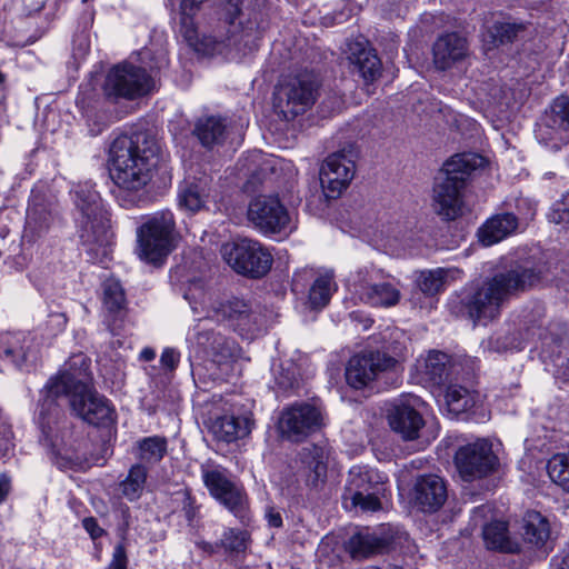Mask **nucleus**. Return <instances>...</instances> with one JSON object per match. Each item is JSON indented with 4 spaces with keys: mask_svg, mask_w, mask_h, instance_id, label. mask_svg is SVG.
Returning a JSON list of instances; mask_svg holds the SVG:
<instances>
[{
    "mask_svg": "<svg viewBox=\"0 0 569 569\" xmlns=\"http://www.w3.org/2000/svg\"><path fill=\"white\" fill-rule=\"evenodd\" d=\"M141 68L130 62L114 66L107 74L103 91L109 98L134 99L141 89Z\"/></svg>",
    "mask_w": 569,
    "mask_h": 569,
    "instance_id": "obj_18",
    "label": "nucleus"
},
{
    "mask_svg": "<svg viewBox=\"0 0 569 569\" xmlns=\"http://www.w3.org/2000/svg\"><path fill=\"white\" fill-rule=\"evenodd\" d=\"M372 269L368 267L360 268L351 274L349 281L359 299L362 297V290L365 287H370L372 284Z\"/></svg>",
    "mask_w": 569,
    "mask_h": 569,
    "instance_id": "obj_53",
    "label": "nucleus"
},
{
    "mask_svg": "<svg viewBox=\"0 0 569 569\" xmlns=\"http://www.w3.org/2000/svg\"><path fill=\"white\" fill-rule=\"evenodd\" d=\"M168 451V442L164 437L153 436L144 438V479L147 478V465L158 463Z\"/></svg>",
    "mask_w": 569,
    "mask_h": 569,
    "instance_id": "obj_45",
    "label": "nucleus"
},
{
    "mask_svg": "<svg viewBox=\"0 0 569 569\" xmlns=\"http://www.w3.org/2000/svg\"><path fill=\"white\" fill-rule=\"evenodd\" d=\"M522 29L521 24L510 22H497L490 30L495 43L503 44L511 42Z\"/></svg>",
    "mask_w": 569,
    "mask_h": 569,
    "instance_id": "obj_47",
    "label": "nucleus"
},
{
    "mask_svg": "<svg viewBox=\"0 0 569 569\" xmlns=\"http://www.w3.org/2000/svg\"><path fill=\"white\" fill-rule=\"evenodd\" d=\"M385 478L373 469L355 466L349 471L346 492L350 499L361 497V493L376 489V486H385Z\"/></svg>",
    "mask_w": 569,
    "mask_h": 569,
    "instance_id": "obj_30",
    "label": "nucleus"
},
{
    "mask_svg": "<svg viewBox=\"0 0 569 569\" xmlns=\"http://www.w3.org/2000/svg\"><path fill=\"white\" fill-rule=\"evenodd\" d=\"M542 279L541 270L528 263L516 264L486 279L461 298V306L475 323L487 325L499 317L503 306Z\"/></svg>",
    "mask_w": 569,
    "mask_h": 569,
    "instance_id": "obj_2",
    "label": "nucleus"
},
{
    "mask_svg": "<svg viewBox=\"0 0 569 569\" xmlns=\"http://www.w3.org/2000/svg\"><path fill=\"white\" fill-rule=\"evenodd\" d=\"M10 488V478L6 475H0V503L6 500Z\"/></svg>",
    "mask_w": 569,
    "mask_h": 569,
    "instance_id": "obj_59",
    "label": "nucleus"
},
{
    "mask_svg": "<svg viewBox=\"0 0 569 569\" xmlns=\"http://www.w3.org/2000/svg\"><path fill=\"white\" fill-rule=\"evenodd\" d=\"M455 463L461 478L465 481H472L491 473L498 458L492 451L491 443L480 439L460 447L456 452Z\"/></svg>",
    "mask_w": 569,
    "mask_h": 569,
    "instance_id": "obj_12",
    "label": "nucleus"
},
{
    "mask_svg": "<svg viewBox=\"0 0 569 569\" xmlns=\"http://www.w3.org/2000/svg\"><path fill=\"white\" fill-rule=\"evenodd\" d=\"M449 356L441 351H430L423 360V372L435 383H439L447 375Z\"/></svg>",
    "mask_w": 569,
    "mask_h": 569,
    "instance_id": "obj_44",
    "label": "nucleus"
},
{
    "mask_svg": "<svg viewBox=\"0 0 569 569\" xmlns=\"http://www.w3.org/2000/svg\"><path fill=\"white\" fill-rule=\"evenodd\" d=\"M142 133L140 130L117 137L109 149V174L118 187L116 198L123 208L142 200Z\"/></svg>",
    "mask_w": 569,
    "mask_h": 569,
    "instance_id": "obj_3",
    "label": "nucleus"
},
{
    "mask_svg": "<svg viewBox=\"0 0 569 569\" xmlns=\"http://www.w3.org/2000/svg\"><path fill=\"white\" fill-rule=\"evenodd\" d=\"M491 513L489 505L476 507L471 513V521L475 526L482 527V537L488 549L505 552H517L519 545L509 537L508 527L505 521H492L483 525V521Z\"/></svg>",
    "mask_w": 569,
    "mask_h": 569,
    "instance_id": "obj_19",
    "label": "nucleus"
},
{
    "mask_svg": "<svg viewBox=\"0 0 569 569\" xmlns=\"http://www.w3.org/2000/svg\"><path fill=\"white\" fill-rule=\"evenodd\" d=\"M197 343L218 365L227 363L238 353V347L232 339L210 330L198 332Z\"/></svg>",
    "mask_w": 569,
    "mask_h": 569,
    "instance_id": "obj_27",
    "label": "nucleus"
},
{
    "mask_svg": "<svg viewBox=\"0 0 569 569\" xmlns=\"http://www.w3.org/2000/svg\"><path fill=\"white\" fill-rule=\"evenodd\" d=\"M559 569H569V551L563 556Z\"/></svg>",
    "mask_w": 569,
    "mask_h": 569,
    "instance_id": "obj_64",
    "label": "nucleus"
},
{
    "mask_svg": "<svg viewBox=\"0 0 569 569\" xmlns=\"http://www.w3.org/2000/svg\"><path fill=\"white\" fill-rule=\"evenodd\" d=\"M227 126L218 117H206L197 121L193 133L202 146L212 147L221 143L226 138Z\"/></svg>",
    "mask_w": 569,
    "mask_h": 569,
    "instance_id": "obj_35",
    "label": "nucleus"
},
{
    "mask_svg": "<svg viewBox=\"0 0 569 569\" xmlns=\"http://www.w3.org/2000/svg\"><path fill=\"white\" fill-rule=\"evenodd\" d=\"M174 221L169 211L153 214L144 223V262L162 267L176 246Z\"/></svg>",
    "mask_w": 569,
    "mask_h": 569,
    "instance_id": "obj_11",
    "label": "nucleus"
},
{
    "mask_svg": "<svg viewBox=\"0 0 569 569\" xmlns=\"http://www.w3.org/2000/svg\"><path fill=\"white\" fill-rule=\"evenodd\" d=\"M318 87L313 73H299L280 84L276 92V106L287 120L293 119L313 106Z\"/></svg>",
    "mask_w": 569,
    "mask_h": 569,
    "instance_id": "obj_10",
    "label": "nucleus"
},
{
    "mask_svg": "<svg viewBox=\"0 0 569 569\" xmlns=\"http://www.w3.org/2000/svg\"><path fill=\"white\" fill-rule=\"evenodd\" d=\"M144 188L162 193L171 182L167 156L157 140H144Z\"/></svg>",
    "mask_w": 569,
    "mask_h": 569,
    "instance_id": "obj_22",
    "label": "nucleus"
},
{
    "mask_svg": "<svg viewBox=\"0 0 569 569\" xmlns=\"http://www.w3.org/2000/svg\"><path fill=\"white\" fill-rule=\"evenodd\" d=\"M201 478L212 498L242 522L249 519L248 496L226 468L218 465H203Z\"/></svg>",
    "mask_w": 569,
    "mask_h": 569,
    "instance_id": "obj_8",
    "label": "nucleus"
},
{
    "mask_svg": "<svg viewBox=\"0 0 569 569\" xmlns=\"http://www.w3.org/2000/svg\"><path fill=\"white\" fill-rule=\"evenodd\" d=\"M40 343L30 333H4L0 336V358L17 368L37 360Z\"/></svg>",
    "mask_w": 569,
    "mask_h": 569,
    "instance_id": "obj_20",
    "label": "nucleus"
},
{
    "mask_svg": "<svg viewBox=\"0 0 569 569\" xmlns=\"http://www.w3.org/2000/svg\"><path fill=\"white\" fill-rule=\"evenodd\" d=\"M252 422L247 417L223 416L213 425V432L219 440L232 442L251 432Z\"/></svg>",
    "mask_w": 569,
    "mask_h": 569,
    "instance_id": "obj_33",
    "label": "nucleus"
},
{
    "mask_svg": "<svg viewBox=\"0 0 569 569\" xmlns=\"http://www.w3.org/2000/svg\"><path fill=\"white\" fill-rule=\"evenodd\" d=\"M448 271L443 268L421 271L417 279L420 291L427 296H433L445 289Z\"/></svg>",
    "mask_w": 569,
    "mask_h": 569,
    "instance_id": "obj_42",
    "label": "nucleus"
},
{
    "mask_svg": "<svg viewBox=\"0 0 569 569\" xmlns=\"http://www.w3.org/2000/svg\"><path fill=\"white\" fill-rule=\"evenodd\" d=\"M395 363V358L381 352L353 356L346 368L347 383L355 389L365 388L373 381L380 372L393 367Z\"/></svg>",
    "mask_w": 569,
    "mask_h": 569,
    "instance_id": "obj_16",
    "label": "nucleus"
},
{
    "mask_svg": "<svg viewBox=\"0 0 569 569\" xmlns=\"http://www.w3.org/2000/svg\"><path fill=\"white\" fill-rule=\"evenodd\" d=\"M156 352L152 349L144 348V361H150L154 359Z\"/></svg>",
    "mask_w": 569,
    "mask_h": 569,
    "instance_id": "obj_63",
    "label": "nucleus"
},
{
    "mask_svg": "<svg viewBox=\"0 0 569 569\" xmlns=\"http://www.w3.org/2000/svg\"><path fill=\"white\" fill-rule=\"evenodd\" d=\"M127 566L128 558L124 546L117 543L112 552V559L106 569H127Z\"/></svg>",
    "mask_w": 569,
    "mask_h": 569,
    "instance_id": "obj_54",
    "label": "nucleus"
},
{
    "mask_svg": "<svg viewBox=\"0 0 569 569\" xmlns=\"http://www.w3.org/2000/svg\"><path fill=\"white\" fill-rule=\"evenodd\" d=\"M179 203L186 209L196 212L203 207L204 197L198 184H192L184 189L179 197Z\"/></svg>",
    "mask_w": 569,
    "mask_h": 569,
    "instance_id": "obj_50",
    "label": "nucleus"
},
{
    "mask_svg": "<svg viewBox=\"0 0 569 569\" xmlns=\"http://www.w3.org/2000/svg\"><path fill=\"white\" fill-rule=\"evenodd\" d=\"M547 472L552 482L569 491V453L553 455L547 462Z\"/></svg>",
    "mask_w": 569,
    "mask_h": 569,
    "instance_id": "obj_43",
    "label": "nucleus"
},
{
    "mask_svg": "<svg viewBox=\"0 0 569 569\" xmlns=\"http://www.w3.org/2000/svg\"><path fill=\"white\" fill-rule=\"evenodd\" d=\"M476 401V392L459 385H450L445 393L447 409L453 416L469 411L475 407Z\"/></svg>",
    "mask_w": 569,
    "mask_h": 569,
    "instance_id": "obj_38",
    "label": "nucleus"
},
{
    "mask_svg": "<svg viewBox=\"0 0 569 569\" xmlns=\"http://www.w3.org/2000/svg\"><path fill=\"white\" fill-rule=\"evenodd\" d=\"M447 499V487L442 478L423 475L417 478L413 487L415 505L423 512L437 511Z\"/></svg>",
    "mask_w": 569,
    "mask_h": 569,
    "instance_id": "obj_23",
    "label": "nucleus"
},
{
    "mask_svg": "<svg viewBox=\"0 0 569 569\" xmlns=\"http://www.w3.org/2000/svg\"><path fill=\"white\" fill-rule=\"evenodd\" d=\"M422 401L413 395H406L397 399L388 412V421L391 429L405 440H413L419 437L425 421L419 411Z\"/></svg>",
    "mask_w": 569,
    "mask_h": 569,
    "instance_id": "obj_14",
    "label": "nucleus"
},
{
    "mask_svg": "<svg viewBox=\"0 0 569 569\" xmlns=\"http://www.w3.org/2000/svg\"><path fill=\"white\" fill-rule=\"evenodd\" d=\"M266 519L268 525L273 528H280L282 526V518L279 511L270 507L266 511Z\"/></svg>",
    "mask_w": 569,
    "mask_h": 569,
    "instance_id": "obj_58",
    "label": "nucleus"
},
{
    "mask_svg": "<svg viewBox=\"0 0 569 569\" xmlns=\"http://www.w3.org/2000/svg\"><path fill=\"white\" fill-rule=\"evenodd\" d=\"M121 492L129 500H138L142 492V468L136 465L130 469V472L124 481L120 483Z\"/></svg>",
    "mask_w": 569,
    "mask_h": 569,
    "instance_id": "obj_46",
    "label": "nucleus"
},
{
    "mask_svg": "<svg viewBox=\"0 0 569 569\" xmlns=\"http://www.w3.org/2000/svg\"><path fill=\"white\" fill-rule=\"evenodd\" d=\"M345 21V18H343V13L340 12L338 14H336L335 17L330 18V17H325L323 18V24L325 26H333L335 23H342Z\"/></svg>",
    "mask_w": 569,
    "mask_h": 569,
    "instance_id": "obj_61",
    "label": "nucleus"
},
{
    "mask_svg": "<svg viewBox=\"0 0 569 569\" xmlns=\"http://www.w3.org/2000/svg\"><path fill=\"white\" fill-rule=\"evenodd\" d=\"M180 14V32L191 46H194L196 50L204 54L222 52L223 48L227 46V41L230 40L229 31L227 33L214 31V33L202 34L200 38L193 21L194 14Z\"/></svg>",
    "mask_w": 569,
    "mask_h": 569,
    "instance_id": "obj_24",
    "label": "nucleus"
},
{
    "mask_svg": "<svg viewBox=\"0 0 569 569\" xmlns=\"http://www.w3.org/2000/svg\"><path fill=\"white\" fill-rule=\"evenodd\" d=\"M523 539L536 546L543 547L550 538V526L540 512L527 511L522 519Z\"/></svg>",
    "mask_w": 569,
    "mask_h": 569,
    "instance_id": "obj_32",
    "label": "nucleus"
},
{
    "mask_svg": "<svg viewBox=\"0 0 569 569\" xmlns=\"http://www.w3.org/2000/svg\"><path fill=\"white\" fill-rule=\"evenodd\" d=\"M483 158L475 153L451 157L443 164L442 172L433 186V209L445 220H455L462 211V190L467 177L482 166Z\"/></svg>",
    "mask_w": 569,
    "mask_h": 569,
    "instance_id": "obj_5",
    "label": "nucleus"
},
{
    "mask_svg": "<svg viewBox=\"0 0 569 569\" xmlns=\"http://www.w3.org/2000/svg\"><path fill=\"white\" fill-rule=\"evenodd\" d=\"M74 204L81 213L79 237L92 263H107L112 252L110 219L100 194L93 186L78 184L73 196Z\"/></svg>",
    "mask_w": 569,
    "mask_h": 569,
    "instance_id": "obj_4",
    "label": "nucleus"
},
{
    "mask_svg": "<svg viewBox=\"0 0 569 569\" xmlns=\"http://www.w3.org/2000/svg\"><path fill=\"white\" fill-rule=\"evenodd\" d=\"M346 54L349 62L355 66V69L367 83L373 82L380 77V59L365 40L348 41Z\"/></svg>",
    "mask_w": 569,
    "mask_h": 569,
    "instance_id": "obj_25",
    "label": "nucleus"
},
{
    "mask_svg": "<svg viewBox=\"0 0 569 569\" xmlns=\"http://www.w3.org/2000/svg\"><path fill=\"white\" fill-rule=\"evenodd\" d=\"M386 541L369 531L355 533L348 541L347 549L353 559L368 558L380 552Z\"/></svg>",
    "mask_w": 569,
    "mask_h": 569,
    "instance_id": "obj_36",
    "label": "nucleus"
},
{
    "mask_svg": "<svg viewBox=\"0 0 569 569\" xmlns=\"http://www.w3.org/2000/svg\"><path fill=\"white\" fill-rule=\"evenodd\" d=\"M223 260L239 274L261 278L273 263L270 250L258 240L240 238L227 242L220 249Z\"/></svg>",
    "mask_w": 569,
    "mask_h": 569,
    "instance_id": "obj_7",
    "label": "nucleus"
},
{
    "mask_svg": "<svg viewBox=\"0 0 569 569\" xmlns=\"http://www.w3.org/2000/svg\"><path fill=\"white\" fill-rule=\"evenodd\" d=\"M385 486H376V489L361 493V497H353L351 501L355 506L360 507L363 511H377L381 509L379 497L383 495Z\"/></svg>",
    "mask_w": 569,
    "mask_h": 569,
    "instance_id": "obj_48",
    "label": "nucleus"
},
{
    "mask_svg": "<svg viewBox=\"0 0 569 569\" xmlns=\"http://www.w3.org/2000/svg\"><path fill=\"white\" fill-rule=\"evenodd\" d=\"M180 360V353L173 348H166L161 355L160 362L164 370H174Z\"/></svg>",
    "mask_w": 569,
    "mask_h": 569,
    "instance_id": "obj_55",
    "label": "nucleus"
},
{
    "mask_svg": "<svg viewBox=\"0 0 569 569\" xmlns=\"http://www.w3.org/2000/svg\"><path fill=\"white\" fill-rule=\"evenodd\" d=\"M518 220L512 213L497 214L479 229V240L483 246H492L516 231Z\"/></svg>",
    "mask_w": 569,
    "mask_h": 569,
    "instance_id": "obj_29",
    "label": "nucleus"
},
{
    "mask_svg": "<svg viewBox=\"0 0 569 569\" xmlns=\"http://www.w3.org/2000/svg\"><path fill=\"white\" fill-rule=\"evenodd\" d=\"M248 220L264 236H288L295 224L288 209L276 194H259L248 207Z\"/></svg>",
    "mask_w": 569,
    "mask_h": 569,
    "instance_id": "obj_9",
    "label": "nucleus"
},
{
    "mask_svg": "<svg viewBox=\"0 0 569 569\" xmlns=\"http://www.w3.org/2000/svg\"><path fill=\"white\" fill-rule=\"evenodd\" d=\"M167 64H168L167 56H166L164 51L161 50L154 57V66L150 67V74L149 76L144 74V83H143L144 96L150 92H153L158 89V86H159L158 72L161 69L166 68Z\"/></svg>",
    "mask_w": 569,
    "mask_h": 569,
    "instance_id": "obj_49",
    "label": "nucleus"
},
{
    "mask_svg": "<svg viewBox=\"0 0 569 569\" xmlns=\"http://www.w3.org/2000/svg\"><path fill=\"white\" fill-rule=\"evenodd\" d=\"M182 493V509L184 511L186 518L189 522H192L198 513V507L194 505L193 498L190 496L188 490H184Z\"/></svg>",
    "mask_w": 569,
    "mask_h": 569,
    "instance_id": "obj_56",
    "label": "nucleus"
},
{
    "mask_svg": "<svg viewBox=\"0 0 569 569\" xmlns=\"http://www.w3.org/2000/svg\"><path fill=\"white\" fill-rule=\"evenodd\" d=\"M468 54L467 39L458 32H447L439 36L432 46L433 64L441 71L458 66Z\"/></svg>",
    "mask_w": 569,
    "mask_h": 569,
    "instance_id": "obj_21",
    "label": "nucleus"
},
{
    "mask_svg": "<svg viewBox=\"0 0 569 569\" xmlns=\"http://www.w3.org/2000/svg\"><path fill=\"white\" fill-rule=\"evenodd\" d=\"M197 343L218 365L227 363L238 353V347L232 339L210 330L198 332Z\"/></svg>",
    "mask_w": 569,
    "mask_h": 569,
    "instance_id": "obj_26",
    "label": "nucleus"
},
{
    "mask_svg": "<svg viewBox=\"0 0 569 569\" xmlns=\"http://www.w3.org/2000/svg\"><path fill=\"white\" fill-rule=\"evenodd\" d=\"M27 221L29 227L38 234L46 233L54 222V213L47 204L33 201L29 209Z\"/></svg>",
    "mask_w": 569,
    "mask_h": 569,
    "instance_id": "obj_40",
    "label": "nucleus"
},
{
    "mask_svg": "<svg viewBox=\"0 0 569 569\" xmlns=\"http://www.w3.org/2000/svg\"><path fill=\"white\" fill-rule=\"evenodd\" d=\"M214 313L218 320H226L242 337L251 338L260 331V315L241 299H232L220 303L214 309Z\"/></svg>",
    "mask_w": 569,
    "mask_h": 569,
    "instance_id": "obj_17",
    "label": "nucleus"
},
{
    "mask_svg": "<svg viewBox=\"0 0 569 569\" xmlns=\"http://www.w3.org/2000/svg\"><path fill=\"white\" fill-rule=\"evenodd\" d=\"M325 426V412L320 405L297 401L279 412L276 428L281 439L295 443L305 441Z\"/></svg>",
    "mask_w": 569,
    "mask_h": 569,
    "instance_id": "obj_6",
    "label": "nucleus"
},
{
    "mask_svg": "<svg viewBox=\"0 0 569 569\" xmlns=\"http://www.w3.org/2000/svg\"><path fill=\"white\" fill-rule=\"evenodd\" d=\"M197 343L218 365L227 363L238 353V347L232 339L210 330L198 332Z\"/></svg>",
    "mask_w": 569,
    "mask_h": 569,
    "instance_id": "obj_28",
    "label": "nucleus"
},
{
    "mask_svg": "<svg viewBox=\"0 0 569 569\" xmlns=\"http://www.w3.org/2000/svg\"><path fill=\"white\" fill-rule=\"evenodd\" d=\"M90 360L82 353L72 356L66 369L46 385L47 398L41 405L39 420L42 429H50L49 412L58 413L54 400L68 397L71 409L83 421L93 426H108L113 421L109 401L91 387Z\"/></svg>",
    "mask_w": 569,
    "mask_h": 569,
    "instance_id": "obj_1",
    "label": "nucleus"
},
{
    "mask_svg": "<svg viewBox=\"0 0 569 569\" xmlns=\"http://www.w3.org/2000/svg\"><path fill=\"white\" fill-rule=\"evenodd\" d=\"M548 218L551 222L562 223L569 229V190L562 194L560 200L552 204Z\"/></svg>",
    "mask_w": 569,
    "mask_h": 569,
    "instance_id": "obj_51",
    "label": "nucleus"
},
{
    "mask_svg": "<svg viewBox=\"0 0 569 569\" xmlns=\"http://www.w3.org/2000/svg\"><path fill=\"white\" fill-rule=\"evenodd\" d=\"M274 383L287 395L297 393L302 387V377L299 366L292 360L281 361L273 368Z\"/></svg>",
    "mask_w": 569,
    "mask_h": 569,
    "instance_id": "obj_34",
    "label": "nucleus"
},
{
    "mask_svg": "<svg viewBox=\"0 0 569 569\" xmlns=\"http://www.w3.org/2000/svg\"><path fill=\"white\" fill-rule=\"evenodd\" d=\"M330 453L331 449L325 445H312L302 450L301 459L309 470L308 482L312 486L317 487L325 481Z\"/></svg>",
    "mask_w": 569,
    "mask_h": 569,
    "instance_id": "obj_31",
    "label": "nucleus"
},
{
    "mask_svg": "<svg viewBox=\"0 0 569 569\" xmlns=\"http://www.w3.org/2000/svg\"><path fill=\"white\" fill-rule=\"evenodd\" d=\"M332 273H325L317 277L309 290V302L312 308H323L336 290Z\"/></svg>",
    "mask_w": 569,
    "mask_h": 569,
    "instance_id": "obj_39",
    "label": "nucleus"
},
{
    "mask_svg": "<svg viewBox=\"0 0 569 569\" xmlns=\"http://www.w3.org/2000/svg\"><path fill=\"white\" fill-rule=\"evenodd\" d=\"M102 303L109 315H118L122 311L126 298L119 281L108 279L102 283Z\"/></svg>",
    "mask_w": 569,
    "mask_h": 569,
    "instance_id": "obj_41",
    "label": "nucleus"
},
{
    "mask_svg": "<svg viewBox=\"0 0 569 569\" xmlns=\"http://www.w3.org/2000/svg\"><path fill=\"white\" fill-rule=\"evenodd\" d=\"M537 139L551 150L569 143V98H557L536 131Z\"/></svg>",
    "mask_w": 569,
    "mask_h": 569,
    "instance_id": "obj_13",
    "label": "nucleus"
},
{
    "mask_svg": "<svg viewBox=\"0 0 569 569\" xmlns=\"http://www.w3.org/2000/svg\"><path fill=\"white\" fill-rule=\"evenodd\" d=\"M82 526L86 531L91 536L92 539H97L102 536L103 529L100 528L97 520L93 517H88L82 520Z\"/></svg>",
    "mask_w": 569,
    "mask_h": 569,
    "instance_id": "obj_57",
    "label": "nucleus"
},
{
    "mask_svg": "<svg viewBox=\"0 0 569 569\" xmlns=\"http://www.w3.org/2000/svg\"><path fill=\"white\" fill-rule=\"evenodd\" d=\"M355 176V162L343 151L330 154L321 166L320 182L327 198L336 199Z\"/></svg>",
    "mask_w": 569,
    "mask_h": 569,
    "instance_id": "obj_15",
    "label": "nucleus"
},
{
    "mask_svg": "<svg viewBox=\"0 0 569 569\" xmlns=\"http://www.w3.org/2000/svg\"><path fill=\"white\" fill-rule=\"evenodd\" d=\"M136 236H137V244L134 248V253L137 257L142 260V224L138 226L136 229Z\"/></svg>",
    "mask_w": 569,
    "mask_h": 569,
    "instance_id": "obj_60",
    "label": "nucleus"
},
{
    "mask_svg": "<svg viewBox=\"0 0 569 569\" xmlns=\"http://www.w3.org/2000/svg\"><path fill=\"white\" fill-rule=\"evenodd\" d=\"M401 293L398 288L388 282L372 283L365 287L360 300L373 307H392L400 300Z\"/></svg>",
    "mask_w": 569,
    "mask_h": 569,
    "instance_id": "obj_37",
    "label": "nucleus"
},
{
    "mask_svg": "<svg viewBox=\"0 0 569 569\" xmlns=\"http://www.w3.org/2000/svg\"><path fill=\"white\" fill-rule=\"evenodd\" d=\"M222 543L231 551H244L248 545V533L246 531L230 529L224 533Z\"/></svg>",
    "mask_w": 569,
    "mask_h": 569,
    "instance_id": "obj_52",
    "label": "nucleus"
},
{
    "mask_svg": "<svg viewBox=\"0 0 569 569\" xmlns=\"http://www.w3.org/2000/svg\"><path fill=\"white\" fill-rule=\"evenodd\" d=\"M51 319H54L57 320V323L61 327V328H64L66 325H67V317L64 313H54V315H51L50 316Z\"/></svg>",
    "mask_w": 569,
    "mask_h": 569,
    "instance_id": "obj_62",
    "label": "nucleus"
}]
</instances>
